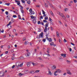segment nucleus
I'll return each instance as SVG.
<instances>
[{"instance_id": "obj_22", "label": "nucleus", "mask_w": 77, "mask_h": 77, "mask_svg": "<svg viewBox=\"0 0 77 77\" xmlns=\"http://www.w3.org/2000/svg\"><path fill=\"white\" fill-rule=\"evenodd\" d=\"M67 74H69V75H71L72 74V73H71V72H67Z\"/></svg>"}, {"instance_id": "obj_33", "label": "nucleus", "mask_w": 77, "mask_h": 77, "mask_svg": "<svg viewBox=\"0 0 77 77\" xmlns=\"http://www.w3.org/2000/svg\"><path fill=\"white\" fill-rule=\"evenodd\" d=\"M48 41L49 42H51V41H52V40H51V38H50L49 40Z\"/></svg>"}, {"instance_id": "obj_5", "label": "nucleus", "mask_w": 77, "mask_h": 77, "mask_svg": "<svg viewBox=\"0 0 77 77\" xmlns=\"http://www.w3.org/2000/svg\"><path fill=\"white\" fill-rule=\"evenodd\" d=\"M5 73L3 71L1 72H0V75H1V77H2V76H3L4 75Z\"/></svg>"}, {"instance_id": "obj_34", "label": "nucleus", "mask_w": 77, "mask_h": 77, "mask_svg": "<svg viewBox=\"0 0 77 77\" xmlns=\"http://www.w3.org/2000/svg\"><path fill=\"white\" fill-rule=\"evenodd\" d=\"M43 21L44 23H47V20H43Z\"/></svg>"}, {"instance_id": "obj_2", "label": "nucleus", "mask_w": 77, "mask_h": 77, "mask_svg": "<svg viewBox=\"0 0 77 77\" xmlns=\"http://www.w3.org/2000/svg\"><path fill=\"white\" fill-rule=\"evenodd\" d=\"M29 11L30 13L31 14H30V15H32L33 14H35V12H34V11H33L32 10V8H30L29 10Z\"/></svg>"}, {"instance_id": "obj_10", "label": "nucleus", "mask_w": 77, "mask_h": 77, "mask_svg": "<svg viewBox=\"0 0 77 77\" xmlns=\"http://www.w3.org/2000/svg\"><path fill=\"white\" fill-rule=\"evenodd\" d=\"M31 19H34V20L35 19H36V17H34V16H33V15L31 16Z\"/></svg>"}, {"instance_id": "obj_50", "label": "nucleus", "mask_w": 77, "mask_h": 77, "mask_svg": "<svg viewBox=\"0 0 77 77\" xmlns=\"http://www.w3.org/2000/svg\"><path fill=\"white\" fill-rule=\"evenodd\" d=\"M48 35H49V32H48V33L46 35V37H47V36H48Z\"/></svg>"}, {"instance_id": "obj_27", "label": "nucleus", "mask_w": 77, "mask_h": 77, "mask_svg": "<svg viewBox=\"0 0 77 77\" xmlns=\"http://www.w3.org/2000/svg\"><path fill=\"white\" fill-rule=\"evenodd\" d=\"M68 10V8H64V11H65L66 12V11H67Z\"/></svg>"}, {"instance_id": "obj_26", "label": "nucleus", "mask_w": 77, "mask_h": 77, "mask_svg": "<svg viewBox=\"0 0 77 77\" xmlns=\"http://www.w3.org/2000/svg\"><path fill=\"white\" fill-rule=\"evenodd\" d=\"M42 12L43 14H45V11H44V10H42Z\"/></svg>"}, {"instance_id": "obj_8", "label": "nucleus", "mask_w": 77, "mask_h": 77, "mask_svg": "<svg viewBox=\"0 0 77 77\" xmlns=\"http://www.w3.org/2000/svg\"><path fill=\"white\" fill-rule=\"evenodd\" d=\"M61 56H62V57H63H63L64 58H65V57H66V54H61Z\"/></svg>"}, {"instance_id": "obj_43", "label": "nucleus", "mask_w": 77, "mask_h": 77, "mask_svg": "<svg viewBox=\"0 0 77 77\" xmlns=\"http://www.w3.org/2000/svg\"><path fill=\"white\" fill-rule=\"evenodd\" d=\"M38 24H41V22L40 21H38Z\"/></svg>"}, {"instance_id": "obj_6", "label": "nucleus", "mask_w": 77, "mask_h": 77, "mask_svg": "<svg viewBox=\"0 0 77 77\" xmlns=\"http://www.w3.org/2000/svg\"><path fill=\"white\" fill-rule=\"evenodd\" d=\"M30 55V53L29 52H27L26 54V57L29 56Z\"/></svg>"}, {"instance_id": "obj_11", "label": "nucleus", "mask_w": 77, "mask_h": 77, "mask_svg": "<svg viewBox=\"0 0 77 77\" xmlns=\"http://www.w3.org/2000/svg\"><path fill=\"white\" fill-rule=\"evenodd\" d=\"M30 73L31 74H34L35 73V72H34V71L32 70L30 72Z\"/></svg>"}, {"instance_id": "obj_55", "label": "nucleus", "mask_w": 77, "mask_h": 77, "mask_svg": "<svg viewBox=\"0 0 77 77\" xmlns=\"http://www.w3.org/2000/svg\"><path fill=\"white\" fill-rule=\"evenodd\" d=\"M68 5L69 6H71V5H71V4H69Z\"/></svg>"}, {"instance_id": "obj_62", "label": "nucleus", "mask_w": 77, "mask_h": 77, "mask_svg": "<svg viewBox=\"0 0 77 77\" xmlns=\"http://www.w3.org/2000/svg\"><path fill=\"white\" fill-rule=\"evenodd\" d=\"M71 44H72V45H75V44H74L73 43H71Z\"/></svg>"}, {"instance_id": "obj_3", "label": "nucleus", "mask_w": 77, "mask_h": 77, "mask_svg": "<svg viewBox=\"0 0 77 77\" xmlns=\"http://www.w3.org/2000/svg\"><path fill=\"white\" fill-rule=\"evenodd\" d=\"M58 14H59L60 15V16H61V17H62V18H66V17H65V15H64L63 14L60 13V12H58Z\"/></svg>"}, {"instance_id": "obj_36", "label": "nucleus", "mask_w": 77, "mask_h": 77, "mask_svg": "<svg viewBox=\"0 0 77 77\" xmlns=\"http://www.w3.org/2000/svg\"><path fill=\"white\" fill-rule=\"evenodd\" d=\"M66 62L68 63H71V62L68 60H67Z\"/></svg>"}, {"instance_id": "obj_25", "label": "nucleus", "mask_w": 77, "mask_h": 77, "mask_svg": "<svg viewBox=\"0 0 77 77\" xmlns=\"http://www.w3.org/2000/svg\"><path fill=\"white\" fill-rule=\"evenodd\" d=\"M18 66L19 67H21V66H23V64H20V65L18 64Z\"/></svg>"}, {"instance_id": "obj_13", "label": "nucleus", "mask_w": 77, "mask_h": 77, "mask_svg": "<svg viewBox=\"0 0 77 77\" xmlns=\"http://www.w3.org/2000/svg\"><path fill=\"white\" fill-rule=\"evenodd\" d=\"M49 6H50L53 9H55V8H54V6H53L52 5H51V4H49Z\"/></svg>"}, {"instance_id": "obj_60", "label": "nucleus", "mask_w": 77, "mask_h": 77, "mask_svg": "<svg viewBox=\"0 0 77 77\" xmlns=\"http://www.w3.org/2000/svg\"><path fill=\"white\" fill-rule=\"evenodd\" d=\"M51 30H53V28H52V27H51Z\"/></svg>"}, {"instance_id": "obj_41", "label": "nucleus", "mask_w": 77, "mask_h": 77, "mask_svg": "<svg viewBox=\"0 0 77 77\" xmlns=\"http://www.w3.org/2000/svg\"><path fill=\"white\" fill-rule=\"evenodd\" d=\"M54 44L53 42H51L50 44V45L51 46L53 45Z\"/></svg>"}, {"instance_id": "obj_12", "label": "nucleus", "mask_w": 77, "mask_h": 77, "mask_svg": "<svg viewBox=\"0 0 77 77\" xmlns=\"http://www.w3.org/2000/svg\"><path fill=\"white\" fill-rule=\"evenodd\" d=\"M56 66H53L52 67V69H56Z\"/></svg>"}, {"instance_id": "obj_49", "label": "nucleus", "mask_w": 77, "mask_h": 77, "mask_svg": "<svg viewBox=\"0 0 77 77\" xmlns=\"http://www.w3.org/2000/svg\"><path fill=\"white\" fill-rule=\"evenodd\" d=\"M73 1L74 3H77V0H73Z\"/></svg>"}, {"instance_id": "obj_52", "label": "nucleus", "mask_w": 77, "mask_h": 77, "mask_svg": "<svg viewBox=\"0 0 77 77\" xmlns=\"http://www.w3.org/2000/svg\"><path fill=\"white\" fill-rule=\"evenodd\" d=\"M41 67H44V65L43 64H41Z\"/></svg>"}, {"instance_id": "obj_14", "label": "nucleus", "mask_w": 77, "mask_h": 77, "mask_svg": "<svg viewBox=\"0 0 77 77\" xmlns=\"http://www.w3.org/2000/svg\"><path fill=\"white\" fill-rule=\"evenodd\" d=\"M12 23L10 21L9 22V23L7 25V26H8V28H9V26H10V25H11V24Z\"/></svg>"}, {"instance_id": "obj_30", "label": "nucleus", "mask_w": 77, "mask_h": 77, "mask_svg": "<svg viewBox=\"0 0 77 77\" xmlns=\"http://www.w3.org/2000/svg\"><path fill=\"white\" fill-rule=\"evenodd\" d=\"M45 19L46 20H48V17H46L45 18Z\"/></svg>"}, {"instance_id": "obj_19", "label": "nucleus", "mask_w": 77, "mask_h": 77, "mask_svg": "<svg viewBox=\"0 0 77 77\" xmlns=\"http://www.w3.org/2000/svg\"><path fill=\"white\" fill-rule=\"evenodd\" d=\"M30 62H28L27 63V66H28V67H29V66H30Z\"/></svg>"}, {"instance_id": "obj_35", "label": "nucleus", "mask_w": 77, "mask_h": 77, "mask_svg": "<svg viewBox=\"0 0 77 77\" xmlns=\"http://www.w3.org/2000/svg\"><path fill=\"white\" fill-rule=\"evenodd\" d=\"M50 23L52 25H54V23L52 22V21H51Z\"/></svg>"}, {"instance_id": "obj_53", "label": "nucleus", "mask_w": 77, "mask_h": 77, "mask_svg": "<svg viewBox=\"0 0 77 77\" xmlns=\"http://www.w3.org/2000/svg\"><path fill=\"white\" fill-rule=\"evenodd\" d=\"M5 14H6V15H8V12L6 11L5 12Z\"/></svg>"}, {"instance_id": "obj_37", "label": "nucleus", "mask_w": 77, "mask_h": 77, "mask_svg": "<svg viewBox=\"0 0 77 77\" xmlns=\"http://www.w3.org/2000/svg\"><path fill=\"white\" fill-rule=\"evenodd\" d=\"M49 72V73L50 75H52V73H51V71H49L48 72Z\"/></svg>"}, {"instance_id": "obj_18", "label": "nucleus", "mask_w": 77, "mask_h": 77, "mask_svg": "<svg viewBox=\"0 0 77 77\" xmlns=\"http://www.w3.org/2000/svg\"><path fill=\"white\" fill-rule=\"evenodd\" d=\"M50 12L51 14L52 15V16H54V14H53V12H52V11H50Z\"/></svg>"}, {"instance_id": "obj_23", "label": "nucleus", "mask_w": 77, "mask_h": 77, "mask_svg": "<svg viewBox=\"0 0 77 77\" xmlns=\"http://www.w3.org/2000/svg\"><path fill=\"white\" fill-rule=\"evenodd\" d=\"M45 7H46V8H48V5H47V4H46V3H45Z\"/></svg>"}, {"instance_id": "obj_31", "label": "nucleus", "mask_w": 77, "mask_h": 77, "mask_svg": "<svg viewBox=\"0 0 77 77\" xmlns=\"http://www.w3.org/2000/svg\"><path fill=\"white\" fill-rule=\"evenodd\" d=\"M27 3L28 4H29H29H30V1L29 0V1H28V2H27Z\"/></svg>"}, {"instance_id": "obj_40", "label": "nucleus", "mask_w": 77, "mask_h": 77, "mask_svg": "<svg viewBox=\"0 0 77 77\" xmlns=\"http://www.w3.org/2000/svg\"><path fill=\"white\" fill-rule=\"evenodd\" d=\"M46 41V39L45 38H44L43 40V41L44 42H45V41Z\"/></svg>"}, {"instance_id": "obj_44", "label": "nucleus", "mask_w": 77, "mask_h": 77, "mask_svg": "<svg viewBox=\"0 0 77 77\" xmlns=\"http://www.w3.org/2000/svg\"><path fill=\"white\" fill-rule=\"evenodd\" d=\"M20 10L22 13V14H23V13H24V11H23V9Z\"/></svg>"}, {"instance_id": "obj_16", "label": "nucleus", "mask_w": 77, "mask_h": 77, "mask_svg": "<svg viewBox=\"0 0 77 77\" xmlns=\"http://www.w3.org/2000/svg\"><path fill=\"white\" fill-rule=\"evenodd\" d=\"M20 60H24V58L23 57H20Z\"/></svg>"}, {"instance_id": "obj_15", "label": "nucleus", "mask_w": 77, "mask_h": 77, "mask_svg": "<svg viewBox=\"0 0 77 77\" xmlns=\"http://www.w3.org/2000/svg\"><path fill=\"white\" fill-rule=\"evenodd\" d=\"M47 27H45V29L44 30V32H47Z\"/></svg>"}, {"instance_id": "obj_4", "label": "nucleus", "mask_w": 77, "mask_h": 77, "mask_svg": "<svg viewBox=\"0 0 77 77\" xmlns=\"http://www.w3.org/2000/svg\"><path fill=\"white\" fill-rule=\"evenodd\" d=\"M46 55H45L44 56V57L45 58V59H47L48 57V56H50V54H45Z\"/></svg>"}, {"instance_id": "obj_38", "label": "nucleus", "mask_w": 77, "mask_h": 77, "mask_svg": "<svg viewBox=\"0 0 77 77\" xmlns=\"http://www.w3.org/2000/svg\"><path fill=\"white\" fill-rule=\"evenodd\" d=\"M10 4L9 3H6L5 4V5H7V6H9V4Z\"/></svg>"}, {"instance_id": "obj_48", "label": "nucleus", "mask_w": 77, "mask_h": 77, "mask_svg": "<svg viewBox=\"0 0 77 77\" xmlns=\"http://www.w3.org/2000/svg\"><path fill=\"white\" fill-rule=\"evenodd\" d=\"M47 52L48 53V54H49V53H50V52H49V50L48 49L47 50Z\"/></svg>"}, {"instance_id": "obj_59", "label": "nucleus", "mask_w": 77, "mask_h": 77, "mask_svg": "<svg viewBox=\"0 0 77 77\" xmlns=\"http://www.w3.org/2000/svg\"><path fill=\"white\" fill-rule=\"evenodd\" d=\"M40 18L41 19H43V17H42V16H40Z\"/></svg>"}, {"instance_id": "obj_32", "label": "nucleus", "mask_w": 77, "mask_h": 77, "mask_svg": "<svg viewBox=\"0 0 77 77\" xmlns=\"http://www.w3.org/2000/svg\"><path fill=\"white\" fill-rule=\"evenodd\" d=\"M38 59H39L40 60H42V59L41 57H38Z\"/></svg>"}, {"instance_id": "obj_63", "label": "nucleus", "mask_w": 77, "mask_h": 77, "mask_svg": "<svg viewBox=\"0 0 77 77\" xmlns=\"http://www.w3.org/2000/svg\"><path fill=\"white\" fill-rule=\"evenodd\" d=\"M1 10L2 11V12H4V11H5V10L3 9H2Z\"/></svg>"}, {"instance_id": "obj_17", "label": "nucleus", "mask_w": 77, "mask_h": 77, "mask_svg": "<svg viewBox=\"0 0 77 77\" xmlns=\"http://www.w3.org/2000/svg\"><path fill=\"white\" fill-rule=\"evenodd\" d=\"M39 71H40V70H36L35 71V73H38V72H39Z\"/></svg>"}, {"instance_id": "obj_61", "label": "nucleus", "mask_w": 77, "mask_h": 77, "mask_svg": "<svg viewBox=\"0 0 77 77\" xmlns=\"http://www.w3.org/2000/svg\"><path fill=\"white\" fill-rule=\"evenodd\" d=\"M37 51V50H36V49H34V52H36Z\"/></svg>"}, {"instance_id": "obj_57", "label": "nucleus", "mask_w": 77, "mask_h": 77, "mask_svg": "<svg viewBox=\"0 0 77 77\" xmlns=\"http://www.w3.org/2000/svg\"><path fill=\"white\" fill-rule=\"evenodd\" d=\"M21 8H20V10H22L23 9V6H21Z\"/></svg>"}, {"instance_id": "obj_21", "label": "nucleus", "mask_w": 77, "mask_h": 77, "mask_svg": "<svg viewBox=\"0 0 77 77\" xmlns=\"http://www.w3.org/2000/svg\"><path fill=\"white\" fill-rule=\"evenodd\" d=\"M33 22L34 24H35V23H36V19H34V20H33Z\"/></svg>"}, {"instance_id": "obj_1", "label": "nucleus", "mask_w": 77, "mask_h": 77, "mask_svg": "<svg viewBox=\"0 0 77 77\" xmlns=\"http://www.w3.org/2000/svg\"><path fill=\"white\" fill-rule=\"evenodd\" d=\"M62 71L61 70H60V69H57V71H55L54 72V75L55 76H57V74H56V73L57 72H58L59 73H60V72H61Z\"/></svg>"}, {"instance_id": "obj_9", "label": "nucleus", "mask_w": 77, "mask_h": 77, "mask_svg": "<svg viewBox=\"0 0 77 77\" xmlns=\"http://www.w3.org/2000/svg\"><path fill=\"white\" fill-rule=\"evenodd\" d=\"M29 42H28V41H26L25 42L24 45H27V44H29Z\"/></svg>"}, {"instance_id": "obj_7", "label": "nucleus", "mask_w": 77, "mask_h": 77, "mask_svg": "<svg viewBox=\"0 0 77 77\" xmlns=\"http://www.w3.org/2000/svg\"><path fill=\"white\" fill-rule=\"evenodd\" d=\"M39 38H40V37H41V38H43V32H42L39 35Z\"/></svg>"}, {"instance_id": "obj_47", "label": "nucleus", "mask_w": 77, "mask_h": 77, "mask_svg": "<svg viewBox=\"0 0 77 77\" xmlns=\"http://www.w3.org/2000/svg\"><path fill=\"white\" fill-rule=\"evenodd\" d=\"M15 65H13V66L12 67V69H14V68H15Z\"/></svg>"}, {"instance_id": "obj_29", "label": "nucleus", "mask_w": 77, "mask_h": 77, "mask_svg": "<svg viewBox=\"0 0 77 77\" xmlns=\"http://www.w3.org/2000/svg\"><path fill=\"white\" fill-rule=\"evenodd\" d=\"M19 75L20 76H21V75H24V74H22L21 73H19Z\"/></svg>"}, {"instance_id": "obj_20", "label": "nucleus", "mask_w": 77, "mask_h": 77, "mask_svg": "<svg viewBox=\"0 0 77 77\" xmlns=\"http://www.w3.org/2000/svg\"><path fill=\"white\" fill-rule=\"evenodd\" d=\"M56 33L57 37H59V33H58V32H57Z\"/></svg>"}, {"instance_id": "obj_45", "label": "nucleus", "mask_w": 77, "mask_h": 77, "mask_svg": "<svg viewBox=\"0 0 77 77\" xmlns=\"http://www.w3.org/2000/svg\"><path fill=\"white\" fill-rule=\"evenodd\" d=\"M26 38L25 37H24L23 38V41H25V40H26Z\"/></svg>"}, {"instance_id": "obj_64", "label": "nucleus", "mask_w": 77, "mask_h": 77, "mask_svg": "<svg viewBox=\"0 0 77 77\" xmlns=\"http://www.w3.org/2000/svg\"><path fill=\"white\" fill-rule=\"evenodd\" d=\"M14 57H12V60H14Z\"/></svg>"}, {"instance_id": "obj_39", "label": "nucleus", "mask_w": 77, "mask_h": 77, "mask_svg": "<svg viewBox=\"0 0 77 77\" xmlns=\"http://www.w3.org/2000/svg\"><path fill=\"white\" fill-rule=\"evenodd\" d=\"M13 18H16V17H17V15H13Z\"/></svg>"}, {"instance_id": "obj_28", "label": "nucleus", "mask_w": 77, "mask_h": 77, "mask_svg": "<svg viewBox=\"0 0 77 77\" xmlns=\"http://www.w3.org/2000/svg\"><path fill=\"white\" fill-rule=\"evenodd\" d=\"M17 5H20V2L19 1H18L17 2Z\"/></svg>"}, {"instance_id": "obj_58", "label": "nucleus", "mask_w": 77, "mask_h": 77, "mask_svg": "<svg viewBox=\"0 0 77 77\" xmlns=\"http://www.w3.org/2000/svg\"><path fill=\"white\" fill-rule=\"evenodd\" d=\"M46 39H47V40H48V41H49V39H50V38L49 39L48 38V37H47Z\"/></svg>"}, {"instance_id": "obj_24", "label": "nucleus", "mask_w": 77, "mask_h": 77, "mask_svg": "<svg viewBox=\"0 0 77 77\" xmlns=\"http://www.w3.org/2000/svg\"><path fill=\"white\" fill-rule=\"evenodd\" d=\"M32 64L34 66H36V63H32Z\"/></svg>"}, {"instance_id": "obj_46", "label": "nucleus", "mask_w": 77, "mask_h": 77, "mask_svg": "<svg viewBox=\"0 0 77 77\" xmlns=\"http://www.w3.org/2000/svg\"><path fill=\"white\" fill-rule=\"evenodd\" d=\"M22 2L23 3H25V1L24 0H22Z\"/></svg>"}, {"instance_id": "obj_54", "label": "nucleus", "mask_w": 77, "mask_h": 77, "mask_svg": "<svg viewBox=\"0 0 77 77\" xmlns=\"http://www.w3.org/2000/svg\"><path fill=\"white\" fill-rule=\"evenodd\" d=\"M13 31L14 32H16V30H15V29H13Z\"/></svg>"}, {"instance_id": "obj_42", "label": "nucleus", "mask_w": 77, "mask_h": 77, "mask_svg": "<svg viewBox=\"0 0 77 77\" xmlns=\"http://www.w3.org/2000/svg\"><path fill=\"white\" fill-rule=\"evenodd\" d=\"M11 21H12V22H13V23H14V19L12 18H11Z\"/></svg>"}, {"instance_id": "obj_56", "label": "nucleus", "mask_w": 77, "mask_h": 77, "mask_svg": "<svg viewBox=\"0 0 77 77\" xmlns=\"http://www.w3.org/2000/svg\"><path fill=\"white\" fill-rule=\"evenodd\" d=\"M46 16H47V15L44 14L43 17H45Z\"/></svg>"}, {"instance_id": "obj_51", "label": "nucleus", "mask_w": 77, "mask_h": 77, "mask_svg": "<svg viewBox=\"0 0 77 77\" xmlns=\"http://www.w3.org/2000/svg\"><path fill=\"white\" fill-rule=\"evenodd\" d=\"M64 42H67V41L65 39H64Z\"/></svg>"}]
</instances>
